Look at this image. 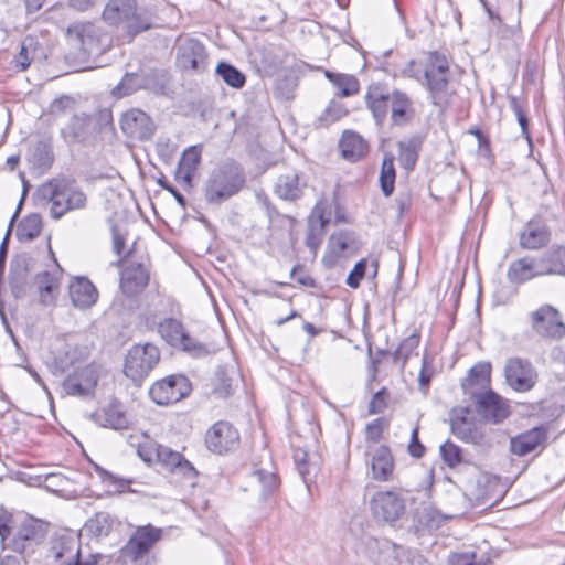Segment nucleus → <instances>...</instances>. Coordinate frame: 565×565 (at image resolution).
Returning <instances> with one entry per match:
<instances>
[{
	"label": "nucleus",
	"instance_id": "nucleus-35",
	"mask_svg": "<svg viewBox=\"0 0 565 565\" xmlns=\"http://www.w3.org/2000/svg\"><path fill=\"white\" fill-rule=\"evenodd\" d=\"M536 271L537 267L534 258L524 257L514 260L509 265L507 277L512 284H522L539 277L540 274H536Z\"/></svg>",
	"mask_w": 565,
	"mask_h": 565
},
{
	"label": "nucleus",
	"instance_id": "nucleus-43",
	"mask_svg": "<svg viewBox=\"0 0 565 565\" xmlns=\"http://www.w3.org/2000/svg\"><path fill=\"white\" fill-rule=\"evenodd\" d=\"M395 167H394V157L391 153H386L382 161L381 172H380V184L382 192L385 196H390L394 191L395 183Z\"/></svg>",
	"mask_w": 565,
	"mask_h": 565
},
{
	"label": "nucleus",
	"instance_id": "nucleus-12",
	"mask_svg": "<svg viewBox=\"0 0 565 565\" xmlns=\"http://www.w3.org/2000/svg\"><path fill=\"white\" fill-rule=\"evenodd\" d=\"M504 377L512 390L524 393L535 386L537 372L529 360L515 356L507 360Z\"/></svg>",
	"mask_w": 565,
	"mask_h": 565
},
{
	"label": "nucleus",
	"instance_id": "nucleus-23",
	"mask_svg": "<svg viewBox=\"0 0 565 565\" xmlns=\"http://www.w3.org/2000/svg\"><path fill=\"white\" fill-rule=\"evenodd\" d=\"M551 241V231L542 220L534 218L526 223L520 233L519 242L523 249H539Z\"/></svg>",
	"mask_w": 565,
	"mask_h": 565
},
{
	"label": "nucleus",
	"instance_id": "nucleus-30",
	"mask_svg": "<svg viewBox=\"0 0 565 565\" xmlns=\"http://www.w3.org/2000/svg\"><path fill=\"white\" fill-rule=\"evenodd\" d=\"M382 565H427V562L416 551L395 544L382 547Z\"/></svg>",
	"mask_w": 565,
	"mask_h": 565
},
{
	"label": "nucleus",
	"instance_id": "nucleus-3",
	"mask_svg": "<svg viewBox=\"0 0 565 565\" xmlns=\"http://www.w3.org/2000/svg\"><path fill=\"white\" fill-rule=\"evenodd\" d=\"M40 193L51 203L50 214L54 220L68 212L84 210L87 205V194L75 180L54 179L43 184Z\"/></svg>",
	"mask_w": 565,
	"mask_h": 565
},
{
	"label": "nucleus",
	"instance_id": "nucleus-40",
	"mask_svg": "<svg viewBox=\"0 0 565 565\" xmlns=\"http://www.w3.org/2000/svg\"><path fill=\"white\" fill-rule=\"evenodd\" d=\"M116 525V520L108 512H98L90 518L86 530L97 539L107 537Z\"/></svg>",
	"mask_w": 565,
	"mask_h": 565
},
{
	"label": "nucleus",
	"instance_id": "nucleus-45",
	"mask_svg": "<svg viewBox=\"0 0 565 565\" xmlns=\"http://www.w3.org/2000/svg\"><path fill=\"white\" fill-rule=\"evenodd\" d=\"M216 74L233 88H242L246 82L245 75L238 68L226 62L218 63Z\"/></svg>",
	"mask_w": 565,
	"mask_h": 565
},
{
	"label": "nucleus",
	"instance_id": "nucleus-16",
	"mask_svg": "<svg viewBox=\"0 0 565 565\" xmlns=\"http://www.w3.org/2000/svg\"><path fill=\"white\" fill-rule=\"evenodd\" d=\"M205 444L210 451L223 455L237 448L239 434L231 423L220 420L207 429Z\"/></svg>",
	"mask_w": 565,
	"mask_h": 565
},
{
	"label": "nucleus",
	"instance_id": "nucleus-8",
	"mask_svg": "<svg viewBox=\"0 0 565 565\" xmlns=\"http://www.w3.org/2000/svg\"><path fill=\"white\" fill-rule=\"evenodd\" d=\"M46 557L52 559L54 565H95L97 563L96 555L83 557L78 537L73 532L53 537Z\"/></svg>",
	"mask_w": 565,
	"mask_h": 565
},
{
	"label": "nucleus",
	"instance_id": "nucleus-58",
	"mask_svg": "<svg viewBox=\"0 0 565 565\" xmlns=\"http://www.w3.org/2000/svg\"><path fill=\"white\" fill-rule=\"evenodd\" d=\"M291 277L301 286L313 288L316 287L315 279L308 275L305 274L302 268L300 266H296L291 270Z\"/></svg>",
	"mask_w": 565,
	"mask_h": 565
},
{
	"label": "nucleus",
	"instance_id": "nucleus-1",
	"mask_svg": "<svg viewBox=\"0 0 565 565\" xmlns=\"http://www.w3.org/2000/svg\"><path fill=\"white\" fill-rule=\"evenodd\" d=\"M407 77L417 79L428 92L434 106L445 109L456 90L449 82V64L444 55L431 53L424 65L409 61L403 70Z\"/></svg>",
	"mask_w": 565,
	"mask_h": 565
},
{
	"label": "nucleus",
	"instance_id": "nucleus-33",
	"mask_svg": "<svg viewBox=\"0 0 565 565\" xmlns=\"http://www.w3.org/2000/svg\"><path fill=\"white\" fill-rule=\"evenodd\" d=\"M339 148L342 157L350 162L359 161L369 150L367 142L364 138L358 132L351 130L343 132L339 142Z\"/></svg>",
	"mask_w": 565,
	"mask_h": 565
},
{
	"label": "nucleus",
	"instance_id": "nucleus-13",
	"mask_svg": "<svg viewBox=\"0 0 565 565\" xmlns=\"http://www.w3.org/2000/svg\"><path fill=\"white\" fill-rule=\"evenodd\" d=\"M162 530L147 524L138 526L120 550L121 557L136 562L146 556L154 544L161 539Z\"/></svg>",
	"mask_w": 565,
	"mask_h": 565
},
{
	"label": "nucleus",
	"instance_id": "nucleus-6",
	"mask_svg": "<svg viewBox=\"0 0 565 565\" xmlns=\"http://www.w3.org/2000/svg\"><path fill=\"white\" fill-rule=\"evenodd\" d=\"M110 124L111 115L107 111L100 113L98 118H93L85 113H75L62 127L61 135L68 145L87 143Z\"/></svg>",
	"mask_w": 565,
	"mask_h": 565
},
{
	"label": "nucleus",
	"instance_id": "nucleus-57",
	"mask_svg": "<svg viewBox=\"0 0 565 565\" xmlns=\"http://www.w3.org/2000/svg\"><path fill=\"white\" fill-rule=\"evenodd\" d=\"M408 452H409L411 456H413L415 458H420V457L424 456L425 447L419 441V438H418V427L417 426L412 430L411 441H409V445H408Z\"/></svg>",
	"mask_w": 565,
	"mask_h": 565
},
{
	"label": "nucleus",
	"instance_id": "nucleus-9",
	"mask_svg": "<svg viewBox=\"0 0 565 565\" xmlns=\"http://www.w3.org/2000/svg\"><path fill=\"white\" fill-rule=\"evenodd\" d=\"M160 360L159 349L151 344H136L129 351L125 360L124 373L134 383L140 385Z\"/></svg>",
	"mask_w": 565,
	"mask_h": 565
},
{
	"label": "nucleus",
	"instance_id": "nucleus-19",
	"mask_svg": "<svg viewBox=\"0 0 565 565\" xmlns=\"http://www.w3.org/2000/svg\"><path fill=\"white\" fill-rule=\"evenodd\" d=\"M120 128L129 138L148 140L154 134L156 126L145 111L130 109L121 115Z\"/></svg>",
	"mask_w": 565,
	"mask_h": 565
},
{
	"label": "nucleus",
	"instance_id": "nucleus-24",
	"mask_svg": "<svg viewBox=\"0 0 565 565\" xmlns=\"http://www.w3.org/2000/svg\"><path fill=\"white\" fill-rule=\"evenodd\" d=\"M547 440V431L543 427H535L522 433L510 440V450L516 456H526L537 448H543Z\"/></svg>",
	"mask_w": 565,
	"mask_h": 565
},
{
	"label": "nucleus",
	"instance_id": "nucleus-31",
	"mask_svg": "<svg viewBox=\"0 0 565 565\" xmlns=\"http://www.w3.org/2000/svg\"><path fill=\"white\" fill-rule=\"evenodd\" d=\"M372 477L379 481H387L393 476L394 459L387 446L370 448Z\"/></svg>",
	"mask_w": 565,
	"mask_h": 565
},
{
	"label": "nucleus",
	"instance_id": "nucleus-5",
	"mask_svg": "<svg viewBox=\"0 0 565 565\" xmlns=\"http://www.w3.org/2000/svg\"><path fill=\"white\" fill-rule=\"evenodd\" d=\"M103 19L109 25L122 24L131 36L150 29V19L137 8L136 0H108Z\"/></svg>",
	"mask_w": 565,
	"mask_h": 565
},
{
	"label": "nucleus",
	"instance_id": "nucleus-38",
	"mask_svg": "<svg viewBox=\"0 0 565 565\" xmlns=\"http://www.w3.org/2000/svg\"><path fill=\"white\" fill-rule=\"evenodd\" d=\"M266 461L263 465H255L252 478L262 486V494L268 495L278 486V478L273 470L271 460L266 452Z\"/></svg>",
	"mask_w": 565,
	"mask_h": 565
},
{
	"label": "nucleus",
	"instance_id": "nucleus-28",
	"mask_svg": "<svg viewBox=\"0 0 565 565\" xmlns=\"http://www.w3.org/2000/svg\"><path fill=\"white\" fill-rule=\"evenodd\" d=\"M148 281V270L141 264H131L121 271L120 289L127 296H135L147 287Z\"/></svg>",
	"mask_w": 565,
	"mask_h": 565
},
{
	"label": "nucleus",
	"instance_id": "nucleus-41",
	"mask_svg": "<svg viewBox=\"0 0 565 565\" xmlns=\"http://www.w3.org/2000/svg\"><path fill=\"white\" fill-rule=\"evenodd\" d=\"M201 160V149L199 146H191L184 150L179 163L178 173L184 182L190 183L192 177Z\"/></svg>",
	"mask_w": 565,
	"mask_h": 565
},
{
	"label": "nucleus",
	"instance_id": "nucleus-25",
	"mask_svg": "<svg viewBox=\"0 0 565 565\" xmlns=\"http://www.w3.org/2000/svg\"><path fill=\"white\" fill-rule=\"evenodd\" d=\"M477 405L479 414L486 420L493 424L501 423L510 414L509 406L492 391L480 394L477 399Z\"/></svg>",
	"mask_w": 565,
	"mask_h": 565
},
{
	"label": "nucleus",
	"instance_id": "nucleus-61",
	"mask_svg": "<svg viewBox=\"0 0 565 565\" xmlns=\"http://www.w3.org/2000/svg\"><path fill=\"white\" fill-rule=\"evenodd\" d=\"M383 426L381 419L367 424L366 426V438L371 441H379L382 437Z\"/></svg>",
	"mask_w": 565,
	"mask_h": 565
},
{
	"label": "nucleus",
	"instance_id": "nucleus-62",
	"mask_svg": "<svg viewBox=\"0 0 565 565\" xmlns=\"http://www.w3.org/2000/svg\"><path fill=\"white\" fill-rule=\"evenodd\" d=\"M154 446H161V444H157V443H147L145 445H140L139 448H138V455L139 457L148 462V463H152L156 461V452H151V449L152 447Z\"/></svg>",
	"mask_w": 565,
	"mask_h": 565
},
{
	"label": "nucleus",
	"instance_id": "nucleus-49",
	"mask_svg": "<svg viewBox=\"0 0 565 565\" xmlns=\"http://www.w3.org/2000/svg\"><path fill=\"white\" fill-rule=\"evenodd\" d=\"M34 57L33 40L25 39L21 43L20 52L14 57L15 67L25 71Z\"/></svg>",
	"mask_w": 565,
	"mask_h": 565
},
{
	"label": "nucleus",
	"instance_id": "nucleus-22",
	"mask_svg": "<svg viewBox=\"0 0 565 565\" xmlns=\"http://www.w3.org/2000/svg\"><path fill=\"white\" fill-rule=\"evenodd\" d=\"M150 449L151 452H156V462L160 463L167 470L171 472L178 471L186 478L195 477L196 471L194 467L180 452L164 445L154 446Z\"/></svg>",
	"mask_w": 565,
	"mask_h": 565
},
{
	"label": "nucleus",
	"instance_id": "nucleus-26",
	"mask_svg": "<svg viewBox=\"0 0 565 565\" xmlns=\"http://www.w3.org/2000/svg\"><path fill=\"white\" fill-rule=\"evenodd\" d=\"M534 260L540 276H565V246L553 245Z\"/></svg>",
	"mask_w": 565,
	"mask_h": 565
},
{
	"label": "nucleus",
	"instance_id": "nucleus-44",
	"mask_svg": "<svg viewBox=\"0 0 565 565\" xmlns=\"http://www.w3.org/2000/svg\"><path fill=\"white\" fill-rule=\"evenodd\" d=\"M398 149V161L401 166L407 171L413 170L418 159V142L415 139L401 141Z\"/></svg>",
	"mask_w": 565,
	"mask_h": 565
},
{
	"label": "nucleus",
	"instance_id": "nucleus-56",
	"mask_svg": "<svg viewBox=\"0 0 565 565\" xmlns=\"http://www.w3.org/2000/svg\"><path fill=\"white\" fill-rule=\"evenodd\" d=\"M475 553H456L449 558V565H486V563L476 562Z\"/></svg>",
	"mask_w": 565,
	"mask_h": 565
},
{
	"label": "nucleus",
	"instance_id": "nucleus-53",
	"mask_svg": "<svg viewBox=\"0 0 565 565\" xmlns=\"http://www.w3.org/2000/svg\"><path fill=\"white\" fill-rule=\"evenodd\" d=\"M345 115L347 109L344 106L338 102L331 100L323 115L320 117V120L326 125H329L331 122L338 121Z\"/></svg>",
	"mask_w": 565,
	"mask_h": 565
},
{
	"label": "nucleus",
	"instance_id": "nucleus-18",
	"mask_svg": "<svg viewBox=\"0 0 565 565\" xmlns=\"http://www.w3.org/2000/svg\"><path fill=\"white\" fill-rule=\"evenodd\" d=\"M98 379L97 366L86 365L68 375L63 383V388L68 395L88 397L93 395Z\"/></svg>",
	"mask_w": 565,
	"mask_h": 565
},
{
	"label": "nucleus",
	"instance_id": "nucleus-36",
	"mask_svg": "<svg viewBox=\"0 0 565 565\" xmlns=\"http://www.w3.org/2000/svg\"><path fill=\"white\" fill-rule=\"evenodd\" d=\"M152 86L149 75H146L143 73H127L121 78L119 84L113 88V95L117 98H121L131 95L138 89H149Z\"/></svg>",
	"mask_w": 565,
	"mask_h": 565
},
{
	"label": "nucleus",
	"instance_id": "nucleus-32",
	"mask_svg": "<svg viewBox=\"0 0 565 565\" xmlns=\"http://www.w3.org/2000/svg\"><path fill=\"white\" fill-rule=\"evenodd\" d=\"M56 266V270H43L39 273L34 278L35 285L39 290L40 301L44 306L54 305L58 292L60 275L62 269L58 265Z\"/></svg>",
	"mask_w": 565,
	"mask_h": 565
},
{
	"label": "nucleus",
	"instance_id": "nucleus-59",
	"mask_svg": "<svg viewBox=\"0 0 565 565\" xmlns=\"http://www.w3.org/2000/svg\"><path fill=\"white\" fill-rule=\"evenodd\" d=\"M233 393V384L232 380L224 376V373H221L220 375V383L215 387V394L218 397L225 398L230 396Z\"/></svg>",
	"mask_w": 565,
	"mask_h": 565
},
{
	"label": "nucleus",
	"instance_id": "nucleus-20",
	"mask_svg": "<svg viewBox=\"0 0 565 565\" xmlns=\"http://www.w3.org/2000/svg\"><path fill=\"white\" fill-rule=\"evenodd\" d=\"M358 249L354 235L351 232H339L330 236L327 252L322 262L328 267H333L340 257H349Z\"/></svg>",
	"mask_w": 565,
	"mask_h": 565
},
{
	"label": "nucleus",
	"instance_id": "nucleus-14",
	"mask_svg": "<svg viewBox=\"0 0 565 565\" xmlns=\"http://www.w3.org/2000/svg\"><path fill=\"white\" fill-rule=\"evenodd\" d=\"M191 391L188 379L183 375H170L156 382L149 390L151 399L158 405L179 402Z\"/></svg>",
	"mask_w": 565,
	"mask_h": 565
},
{
	"label": "nucleus",
	"instance_id": "nucleus-54",
	"mask_svg": "<svg viewBox=\"0 0 565 565\" xmlns=\"http://www.w3.org/2000/svg\"><path fill=\"white\" fill-rule=\"evenodd\" d=\"M366 266L367 262L365 259H361L354 265L347 277V285L349 287L356 289L360 286V281L365 275Z\"/></svg>",
	"mask_w": 565,
	"mask_h": 565
},
{
	"label": "nucleus",
	"instance_id": "nucleus-55",
	"mask_svg": "<svg viewBox=\"0 0 565 565\" xmlns=\"http://www.w3.org/2000/svg\"><path fill=\"white\" fill-rule=\"evenodd\" d=\"M388 397V393L385 388L379 391L372 397L369 404V413L371 414H381L386 407V401Z\"/></svg>",
	"mask_w": 565,
	"mask_h": 565
},
{
	"label": "nucleus",
	"instance_id": "nucleus-11",
	"mask_svg": "<svg viewBox=\"0 0 565 565\" xmlns=\"http://www.w3.org/2000/svg\"><path fill=\"white\" fill-rule=\"evenodd\" d=\"M534 333L543 338L561 339L565 335V324L559 311L551 305H543L529 315Z\"/></svg>",
	"mask_w": 565,
	"mask_h": 565
},
{
	"label": "nucleus",
	"instance_id": "nucleus-60",
	"mask_svg": "<svg viewBox=\"0 0 565 565\" xmlns=\"http://www.w3.org/2000/svg\"><path fill=\"white\" fill-rule=\"evenodd\" d=\"M10 522L11 515L7 512H0V539L2 546H4L10 537Z\"/></svg>",
	"mask_w": 565,
	"mask_h": 565
},
{
	"label": "nucleus",
	"instance_id": "nucleus-64",
	"mask_svg": "<svg viewBox=\"0 0 565 565\" xmlns=\"http://www.w3.org/2000/svg\"><path fill=\"white\" fill-rule=\"evenodd\" d=\"M157 152L161 157H170L173 152L171 141L169 138H160L156 145Z\"/></svg>",
	"mask_w": 565,
	"mask_h": 565
},
{
	"label": "nucleus",
	"instance_id": "nucleus-52",
	"mask_svg": "<svg viewBox=\"0 0 565 565\" xmlns=\"http://www.w3.org/2000/svg\"><path fill=\"white\" fill-rule=\"evenodd\" d=\"M323 234L321 226H316V223L309 222L308 232L306 237V246L310 249L313 256H316L317 250L319 249Z\"/></svg>",
	"mask_w": 565,
	"mask_h": 565
},
{
	"label": "nucleus",
	"instance_id": "nucleus-4",
	"mask_svg": "<svg viewBox=\"0 0 565 565\" xmlns=\"http://www.w3.org/2000/svg\"><path fill=\"white\" fill-rule=\"evenodd\" d=\"M245 183L242 168L234 161L217 166L204 184V198L207 203L220 205L237 194Z\"/></svg>",
	"mask_w": 565,
	"mask_h": 565
},
{
	"label": "nucleus",
	"instance_id": "nucleus-21",
	"mask_svg": "<svg viewBox=\"0 0 565 565\" xmlns=\"http://www.w3.org/2000/svg\"><path fill=\"white\" fill-rule=\"evenodd\" d=\"M450 429L456 437L467 443L476 444L481 438L475 417L467 407L454 408L451 411Z\"/></svg>",
	"mask_w": 565,
	"mask_h": 565
},
{
	"label": "nucleus",
	"instance_id": "nucleus-47",
	"mask_svg": "<svg viewBox=\"0 0 565 565\" xmlns=\"http://www.w3.org/2000/svg\"><path fill=\"white\" fill-rule=\"evenodd\" d=\"M439 451L444 462L450 468H454L462 462L461 448L450 440L445 441L439 447Z\"/></svg>",
	"mask_w": 565,
	"mask_h": 565
},
{
	"label": "nucleus",
	"instance_id": "nucleus-10",
	"mask_svg": "<svg viewBox=\"0 0 565 565\" xmlns=\"http://www.w3.org/2000/svg\"><path fill=\"white\" fill-rule=\"evenodd\" d=\"M370 508L376 520L393 524L404 515L406 500L396 491H377L370 501Z\"/></svg>",
	"mask_w": 565,
	"mask_h": 565
},
{
	"label": "nucleus",
	"instance_id": "nucleus-63",
	"mask_svg": "<svg viewBox=\"0 0 565 565\" xmlns=\"http://www.w3.org/2000/svg\"><path fill=\"white\" fill-rule=\"evenodd\" d=\"M309 222L316 223V226H321L322 232H324V227L329 224L330 218L324 215L322 206L318 204L315 206Z\"/></svg>",
	"mask_w": 565,
	"mask_h": 565
},
{
	"label": "nucleus",
	"instance_id": "nucleus-34",
	"mask_svg": "<svg viewBox=\"0 0 565 565\" xmlns=\"http://www.w3.org/2000/svg\"><path fill=\"white\" fill-rule=\"evenodd\" d=\"M94 420L103 426L116 430L125 429L129 425L126 412L119 404L113 403L93 414Z\"/></svg>",
	"mask_w": 565,
	"mask_h": 565
},
{
	"label": "nucleus",
	"instance_id": "nucleus-2",
	"mask_svg": "<svg viewBox=\"0 0 565 565\" xmlns=\"http://www.w3.org/2000/svg\"><path fill=\"white\" fill-rule=\"evenodd\" d=\"M364 100L380 127L384 124L388 111H391L392 124L395 126H405L414 117L413 102L405 92L391 90L379 83H373L367 86Z\"/></svg>",
	"mask_w": 565,
	"mask_h": 565
},
{
	"label": "nucleus",
	"instance_id": "nucleus-51",
	"mask_svg": "<svg viewBox=\"0 0 565 565\" xmlns=\"http://www.w3.org/2000/svg\"><path fill=\"white\" fill-rule=\"evenodd\" d=\"M292 457L298 473L302 478L303 482L308 483L309 476L311 473V465L308 461V452L302 448H295Z\"/></svg>",
	"mask_w": 565,
	"mask_h": 565
},
{
	"label": "nucleus",
	"instance_id": "nucleus-42",
	"mask_svg": "<svg viewBox=\"0 0 565 565\" xmlns=\"http://www.w3.org/2000/svg\"><path fill=\"white\" fill-rule=\"evenodd\" d=\"M42 216L38 213L26 215L17 227V237L20 242H30L36 238L42 231Z\"/></svg>",
	"mask_w": 565,
	"mask_h": 565
},
{
	"label": "nucleus",
	"instance_id": "nucleus-50",
	"mask_svg": "<svg viewBox=\"0 0 565 565\" xmlns=\"http://www.w3.org/2000/svg\"><path fill=\"white\" fill-rule=\"evenodd\" d=\"M75 100L70 96H62L52 102L50 113L54 117H61L75 114Z\"/></svg>",
	"mask_w": 565,
	"mask_h": 565
},
{
	"label": "nucleus",
	"instance_id": "nucleus-17",
	"mask_svg": "<svg viewBox=\"0 0 565 565\" xmlns=\"http://www.w3.org/2000/svg\"><path fill=\"white\" fill-rule=\"evenodd\" d=\"M158 331L169 344L180 347L193 355H201L206 352L204 345L191 338L185 332L182 323L173 318L160 322Z\"/></svg>",
	"mask_w": 565,
	"mask_h": 565
},
{
	"label": "nucleus",
	"instance_id": "nucleus-27",
	"mask_svg": "<svg viewBox=\"0 0 565 565\" xmlns=\"http://www.w3.org/2000/svg\"><path fill=\"white\" fill-rule=\"evenodd\" d=\"M205 49L193 39L182 41L178 46V60L183 68L201 71L205 63Z\"/></svg>",
	"mask_w": 565,
	"mask_h": 565
},
{
	"label": "nucleus",
	"instance_id": "nucleus-29",
	"mask_svg": "<svg viewBox=\"0 0 565 565\" xmlns=\"http://www.w3.org/2000/svg\"><path fill=\"white\" fill-rule=\"evenodd\" d=\"M70 297L74 307L85 310L97 302L98 291L85 277H77L70 284Z\"/></svg>",
	"mask_w": 565,
	"mask_h": 565
},
{
	"label": "nucleus",
	"instance_id": "nucleus-37",
	"mask_svg": "<svg viewBox=\"0 0 565 565\" xmlns=\"http://www.w3.org/2000/svg\"><path fill=\"white\" fill-rule=\"evenodd\" d=\"M275 192L284 200L294 201L298 199L302 192L298 173L295 170H289L280 174L275 184Z\"/></svg>",
	"mask_w": 565,
	"mask_h": 565
},
{
	"label": "nucleus",
	"instance_id": "nucleus-7",
	"mask_svg": "<svg viewBox=\"0 0 565 565\" xmlns=\"http://www.w3.org/2000/svg\"><path fill=\"white\" fill-rule=\"evenodd\" d=\"M68 41L86 54L98 55L109 46L111 39L92 22H77L67 28Z\"/></svg>",
	"mask_w": 565,
	"mask_h": 565
},
{
	"label": "nucleus",
	"instance_id": "nucleus-39",
	"mask_svg": "<svg viewBox=\"0 0 565 565\" xmlns=\"http://www.w3.org/2000/svg\"><path fill=\"white\" fill-rule=\"evenodd\" d=\"M324 76L338 89L340 97H351L360 90V82L354 75L324 71Z\"/></svg>",
	"mask_w": 565,
	"mask_h": 565
},
{
	"label": "nucleus",
	"instance_id": "nucleus-48",
	"mask_svg": "<svg viewBox=\"0 0 565 565\" xmlns=\"http://www.w3.org/2000/svg\"><path fill=\"white\" fill-rule=\"evenodd\" d=\"M490 372L491 365L489 362L478 363L470 369L466 381L469 382L470 384L484 386L490 381Z\"/></svg>",
	"mask_w": 565,
	"mask_h": 565
},
{
	"label": "nucleus",
	"instance_id": "nucleus-46",
	"mask_svg": "<svg viewBox=\"0 0 565 565\" xmlns=\"http://www.w3.org/2000/svg\"><path fill=\"white\" fill-rule=\"evenodd\" d=\"M419 344V335L418 334H411L409 337L405 338L396 351L394 352V361L396 363H401V366L404 367L406 361L411 358L413 352L418 348Z\"/></svg>",
	"mask_w": 565,
	"mask_h": 565
},
{
	"label": "nucleus",
	"instance_id": "nucleus-15",
	"mask_svg": "<svg viewBox=\"0 0 565 565\" xmlns=\"http://www.w3.org/2000/svg\"><path fill=\"white\" fill-rule=\"evenodd\" d=\"M45 531L44 523L33 518H25L3 547L24 553L44 539Z\"/></svg>",
	"mask_w": 565,
	"mask_h": 565
}]
</instances>
